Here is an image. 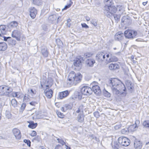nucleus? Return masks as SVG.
Listing matches in <instances>:
<instances>
[{"label": "nucleus", "instance_id": "26", "mask_svg": "<svg viewBox=\"0 0 149 149\" xmlns=\"http://www.w3.org/2000/svg\"><path fill=\"white\" fill-rule=\"evenodd\" d=\"M111 145L113 149H119V145L117 141H112Z\"/></svg>", "mask_w": 149, "mask_h": 149}, {"label": "nucleus", "instance_id": "7", "mask_svg": "<svg viewBox=\"0 0 149 149\" xmlns=\"http://www.w3.org/2000/svg\"><path fill=\"white\" fill-rule=\"evenodd\" d=\"M84 58L81 56L77 57L75 60H74V66L76 67H79L81 65L82 63L84 61Z\"/></svg>", "mask_w": 149, "mask_h": 149}, {"label": "nucleus", "instance_id": "47", "mask_svg": "<svg viewBox=\"0 0 149 149\" xmlns=\"http://www.w3.org/2000/svg\"><path fill=\"white\" fill-rule=\"evenodd\" d=\"M122 126L120 123H118L114 126V128L116 130H118Z\"/></svg>", "mask_w": 149, "mask_h": 149}, {"label": "nucleus", "instance_id": "48", "mask_svg": "<svg viewBox=\"0 0 149 149\" xmlns=\"http://www.w3.org/2000/svg\"><path fill=\"white\" fill-rule=\"evenodd\" d=\"M23 141L24 142L26 143L28 146L30 147L31 146V142L30 140H29L24 139V140Z\"/></svg>", "mask_w": 149, "mask_h": 149}, {"label": "nucleus", "instance_id": "44", "mask_svg": "<svg viewBox=\"0 0 149 149\" xmlns=\"http://www.w3.org/2000/svg\"><path fill=\"white\" fill-rule=\"evenodd\" d=\"M129 131L128 129L126 128L122 130L121 131V132L122 134H127L129 133Z\"/></svg>", "mask_w": 149, "mask_h": 149}, {"label": "nucleus", "instance_id": "8", "mask_svg": "<svg viewBox=\"0 0 149 149\" xmlns=\"http://www.w3.org/2000/svg\"><path fill=\"white\" fill-rule=\"evenodd\" d=\"M130 18L127 16H124L122 18L121 24L123 26L125 24H130Z\"/></svg>", "mask_w": 149, "mask_h": 149}, {"label": "nucleus", "instance_id": "58", "mask_svg": "<svg viewBox=\"0 0 149 149\" xmlns=\"http://www.w3.org/2000/svg\"><path fill=\"white\" fill-rule=\"evenodd\" d=\"M4 40L5 41H8V39H10V38H9V37H4Z\"/></svg>", "mask_w": 149, "mask_h": 149}, {"label": "nucleus", "instance_id": "36", "mask_svg": "<svg viewBox=\"0 0 149 149\" xmlns=\"http://www.w3.org/2000/svg\"><path fill=\"white\" fill-rule=\"evenodd\" d=\"M93 53L91 52H88L85 53L83 55L85 58H90L93 55Z\"/></svg>", "mask_w": 149, "mask_h": 149}, {"label": "nucleus", "instance_id": "15", "mask_svg": "<svg viewBox=\"0 0 149 149\" xmlns=\"http://www.w3.org/2000/svg\"><path fill=\"white\" fill-rule=\"evenodd\" d=\"M134 142V146L135 148L140 149L142 146V143L139 140L135 138Z\"/></svg>", "mask_w": 149, "mask_h": 149}, {"label": "nucleus", "instance_id": "30", "mask_svg": "<svg viewBox=\"0 0 149 149\" xmlns=\"http://www.w3.org/2000/svg\"><path fill=\"white\" fill-rule=\"evenodd\" d=\"M124 35L126 38H130V29H128L126 30L124 33Z\"/></svg>", "mask_w": 149, "mask_h": 149}, {"label": "nucleus", "instance_id": "60", "mask_svg": "<svg viewBox=\"0 0 149 149\" xmlns=\"http://www.w3.org/2000/svg\"><path fill=\"white\" fill-rule=\"evenodd\" d=\"M110 55H109V54H107L106 56V58L105 59V60L107 61V59H109V58H110Z\"/></svg>", "mask_w": 149, "mask_h": 149}, {"label": "nucleus", "instance_id": "39", "mask_svg": "<svg viewBox=\"0 0 149 149\" xmlns=\"http://www.w3.org/2000/svg\"><path fill=\"white\" fill-rule=\"evenodd\" d=\"M103 93L104 95L107 97H109L111 95V94L105 90L103 91Z\"/></svg>", "mask_w": 149, "mask_h": 149}, {"label": "nucleus", "instance_id": "61", "mask_svg": "<svg viewBox=\"0 0 149 149\" xmlns=\"http://www.w3.org/2000/svg\"><path fill=\"white\" fill-rule=\"evenodd\" d=\"M36 103L35 102H30V104L32 106H34L36 104Z\"/></svg>", "mask_w": 149, "mask_h": 149}, {"label": "nucleus", "instance_id": "34", "mask_svg": "<svg viewBox=\"0 0 149 149\" xmlns=\"http://www.w3.org/2000/svg\"><path fill=\"white\" fill-rule=\"evenodd\" d=\"M20 93L19 92H13L12 93V95L13 97H17L18 98H21V96L20 95Z\"/></svg>", "mask_w": 149, "mask_h": 149}, {"label": "nucleus", "instance_id": "29", "mask_svg": "<svg viewBox=\"0 0 149 149\" xmlns=\"http://www.w3.org/2000/svg\"><path fill=\"white\" fill-rule=\"evenodd\" d=\"M138 120H136L135 122V124L134 125H131V132H134L136 130V129L138 128L136 123L139 122Z\"/></svg>", "mask_w": 149, "mask_h": 149}, {"label": "nucleus", "instance_id": "49", "mask_svg": "<svg viewBox=\"0 0 149 149\" xmlns=\"http://www.w3.org/2000/svg\"><path fill=\"white\" fill-rule=\"evenodd\" d=\"M57 140L58 141V143L61 144L63 145H64L65 143L64 141L62 139H60L59 138H57Z\"/></svg>", "mask_w": 149, "mask_h": 149}, {"label": "nucleus", "instance_id": "38", "mask_svg": "<svg viewBox=\"0 0 149 149\" xmlns=\"http://www.w3.org/2000/svg\"><path fill=\"white\" fill-rule=\"evenodd\" d=\"M72 3H73L71 1H69V3H68L67 5L65 6L64 8L62 9V10H66L70 8L71 6Z\"/></svg>", "mask_w": 149, "mask_h": 149}, {"label": "nucleus", "instance_id": "16", "mask_svg": "<svg viewBox=\"0 0 149 149\" xmlns=\"http://www.w3.org/2000/svg\"><path fill=\"white\" fill-rule=\"evenodd\" d=\"M123 34L121 31H119L115 35V39L116 40L120 41L123 38Z\"/></svg>", "mask_w": 149, "mask_h": 149}, {"label": "nucleus", "instance_id": "19", "mask_svg": "<svg viewBox=\"0 0 149 149\" xmlns=\"http://www.w3.org/2000/svg\"><path fill=\"white\" fill-rule=\"evenodd\" d=\"M41 51L42 55L44 57L46 58L48 57L49 52L47 47H42Z\"/></svg>", "mask_w": 149, "mask_h": 149}, {"label": "nucleus", "instance_id": "45", "mask_svg": "<svg viewBox=\"0 0 149 149\" xmlns=\"http://www.w3.org/2000/svg\"><path fill=\"white\" fill-rule=\"evenodd\" d=\"M56 113L59 117L61 118H62L64 117V115L63 113H61L60 111H56Z\"/></svg>", "mask_w": 149, "mask_h": 149}, {"label": "nucleus", "instance_id": "20", "mask_svg": "<svg viewBox=\"0 0 149 149\" xmlns=\"http://www.w3.org/2000/svg\"><path fill=\"white\" fill-rule=\"evenodd\" d=\"M60 17L59 16L58 17L57 15L56 14H53L49 16L48 19L49 20H50L52 22H53L54 21H56L57 19V22L58 23L59 21V19Z\"/></svg>", "mask_w": 149, "mask_h": 149}, {"label": "nucleus", "instance_id": "40", "mask_svg": "<svg viewBox=\"0 0 149 149\" xmlns=\"http://www.w3.org/2000/svg\"><path fill=\"white\" fill-rule=\"evenodd\" d=\"M8 42L9 44L12 45H15L16 43V41L15 40L12 39L11 38L8 39Z\"/></svg>", "mask_w": 149, "mask_h": 149}, {"label": "nucleus", "instance_id": "50", "mask_svg": "<svg viewBox=\"0 0 149 149\" xmlns=\"http://www.w3.org/2000/svg\"><path fill=\"white\" fill-rule=\"evenodd\" d=\"M93 114L94 116L96 118H98L100 116L99 113L98 111H96Z\"/></svg>", "mask_w": 149, "mask_h": 149}, {"label": "nucleus", "instance_id": "41", "mask_svg": "<svg viewBox=\"0 0 149 149\" xmlns=\"http://www.w3.org/2000/svg\"><path fill=\"white\" fill-rule=\"evenodd\" d=\"M75 94L77 95V98L79 100H81L82 98V94L81 93H80L78 91L75 92Z\"/></svg>", "mask_w": 149, "mask_h": 149}, {"label": "nucleus", "instance_id": "63", "mask_svg": "<svg viewBox=\"0 0 149 149\" xmlns=\"http://www.w3.org/2000/svg\"><path fill=\"white\" fill-rule=\"evenodd\" d=\"M81 111H82L80 109H79V108H78V109L76 111V112L77 113H78L81 112Z\"/></svg>", "mask_w": 149, "mask_h": 149}, {"label": "nucleus", "instance_id": "1", "mask_svg": "<svg viewBox=\"0 0 149 149\" xmlns=\"http://www.w3.org/2000/svg\"><path fill=\"white\" fill-rule=\"evenodd\" d=\"M109 86L111 88L113 94L120 97L126 95V88L124 84L117 78L111 79L109 81Z\"/></svg>", "mask_w": 149, "mask_h": 149}, {"label": "nucleus", "instance_id": "55", "mask_svg": "<svg viewBox=\"0 0 149 149\" xmlns=\"http://www.w3.org/2000/svg\"><path fill=\"white\" fill-rule=\"evenodd\" d=\"M28 96V95L25 94L24 97V100H27L29 99Z\"/></svg>", "mask_w": 149, "mask_h": 149}, {"label": "nucleus", "instance_id": "28", "mask_svg": "<svg viewBox=\"0 0 149 149\" xmlns=\"http://www.w3.org/2000/svg\"><path fill=\"white\" fill-rule=\"evenodd\" d=\"M29 123V124L28 125V127L32 129L35 128L37 126V123H34L33 121H30Z\"/></svg>", "mask_w": 149, "mask_h": 149}, {"label": "nucleus", "instance_id": "56", "mask_svg": "<svg viewBox=\"0 0 149 149\" xmlns=\"http://www.w3.org/2000/svg\"><path fill=\"white\" fill-rule=\"evenodd\" d=\"M74 97H71V99H72V100H74L75 98H77V95L75 94V92L74 93Z\"/></svg>", "mask_w": 149, "mask_h": 149}, {"label": "nucleus", "instance_id": "31", "mask_svg": "<svg viewBox=\"0 0 149 149\" xmlns=\"http://www.w3.org/2000/svg\"><path fill=\"white\" fill-rule=\"evenodd\" d=\"M56 43L59 48H61L63 46V44L62 41L59 39H57L56 40Z\"/></svg>", "mask_w": 149, "mask_h": 149}, {"label": "nucleus", "instance_id": "53", "mask_svg": "<svg viewBox=\"0 0 149 149\" xmlns=\"http://www.w3.org/2000/svg\"><path fill=\"white\" fill-rule=\"evenodd\" d=\"M37 133L36 131H33L30 134V135L32 136H35L36 135Z\"/></svg>", "mask_w": 149, "mask_h": 149}, {"label": "nucleus", "instance_id": "13", "mask_svg": "<svg viewBox=\"0 0 149 149\" xmlns=\"http://www.w3.org/2000/svg\"><path fill=\"white\" fill-rule=\"evenodd\" d=\"M86 64L87 66L89 67H93L94 63H95V61L94 58H89L87 59L85 61Z\"/></svg>", "mask_w": 149, "mask_h": 149}, {"label": "nucleus", "instance_id": "23", "mask_svg": "<svg viewBox=\"0 0 149 149\" xmlns=\"http://www.w3.org/2000/svg\"><path fill=\"white\" fill-rule=\"evenodd\" d=\"M84 115L83 113H80L77 116L78 121L80 123L83 122L84 120Z\"/></svg>", "mask_w": 149, "mask_h": 149}, {"label": "nucleus", "instance_id": "12", "mask_svg": "<svg viewBox=\"0 0 149 149\" xmlns=\"http://www.w3.org/2000/svg\"><path fill=\"white\" fill-rule=\"evenodd\" d=\"M13 134L17 139H19L21 137L20 131L17 128H14L13 130Z\"/></svg>", "mask_w": 149, "mask_h": 149}, {"label": "nucleus", "instance_id": "42", "mask_svg": "<svg viewBox=\"0 0 149 149\" xmlns=\"http://www.w3.org/2000/svg\"><path fill=\"white\" fill-rule=\"evenodd\" d=\"M143 125L146 128H149V120L144 121L143 124Z\"/></svg>", "mask_w": 149, "mask_h": 149}, {"label": "nucleus", "instance_id": "21", "mask_svg": "<svg viewBox=\"0 0 149 149\" xmlns=\"http://www.w3.org/2000/svg\"><path fill=\"white\" fill-rule=\"evenodd\" d=\"M44 92L46 96L48 98H51L53 95V91L51 89L48 90H45L44 91Z\"/></svg>", "mask_w": 149, "mask_h": 149}, {"label": "nucleus", "instance_id": "62", "mask_svg": "<svg viewBox=\"0 0 149 149\" xmlns=\"http://www.w3.org/2000/svg\"><path fill=\"white\" fill-rule=\"evenodd\" d=\"M131 17H133V18L135 19H136L137 18V15H134L133 16L132 15H131Z\"/></svg>", "mask_w": 149, "mask_h": 149}, {"label": "nucleus", "instance_id": "18", "mask_svg": "<svg viewBox=\"0 0 149 149\" xmlns=\"http://www.w3.org/2000/svg\"><path fill=\"white\" fill-rule=\"evenodd\" d=\"M92 90L97 95H99L101 93V91L99 86L97 85H95L92 86Z\"/></svg>", "mask_w": 149, "mask_h": 149}, {"label": "nucleus", "instance_id": "59", "mask_svg": "<svg viewBox=\"0 0 149 149\" xmlns=\"http://www.w3.org/2000/svg\"><path fill=\"white\" fill-rule=\"evenodd\" d=\"M83 105L82 104H81V105H80L79 107V109H80L82 111V112H83Z\"/></svg>", "mask_w": 149, "mask_h": 149}, {"label": "nucleus", "instance_id": "64", "mask_svg": "<svg viewBox=\"0 0 149 149\" xmlns=\"http://www.w3.org/2000/svg\"><path fill=\"white\" fill-rule=\"evenodd\" d=\"M60 146V145H59V144L57 145L55 147V149H58L59 147Z\"/></svg>", "mask_w": 149, "mask_h": 149}, {"label": "nucleus", "instance_id": "4", "mask_svg": "<svg viewBox=\"0 0 149 149\" xmlns=\"http://www.w3.org/2000/svg\"><path fill=\"white\" fill-rule=\"evenodd\" d=\"M118 143L123 146L127 147L129 145L130 140L127 138L125 137H120L118 139Z\"/></svg>", "mask_w": 149, "mask_h": 149}, {"label": "nucleus", "instance_id": "17", "mask_svg": "<svg viewBox=\"0 0 149 149\" xmlns=\"http://www.w3.org/2000/svg\"><path fill=\"white\" fill-rule=\"evenodd\" d=\"M73 107V104H65L63 107L61 108V110L63 112H65L67 110L71 109Z\"/></svg>", "mask_w": 149, "mask_h": 149}, {"label": "nucleus", "instance_id": "5", "mask_svg": "<svg viewBox=\"0 0 149 149\" xmlns=\"http://www.w3.org/2000/svg\"><path fill=\"white\" fill-rule=\"evenodd\" d=\"M81 92L84 95H89L92 94L93 90L92 88L89 87L84 86L81 89Z\"/></svg>", "mask_w": 149, "mask_h": 149}, {"label": "nucleus", "instance_id": "32", "mask_svg": "<svg viewBox=\"0 0 149 149\" xmlns=\"http://www.w3.org/2000/svg\"><path fill=\"white\" fill-rule=\"evenodd\" d=\"M18 25L17 22L15 21H13L10 22L8 25L9 27L12 28L16 27Z\"/></svg>", "mask_w": 149, "mask_h": 149}, {"label": "nucleus", "instance_id": "3", "mask_svg": "<svg viewBox=\"0 0 149 149\" xmlns=\"http://www.w3.org/2000/svg\"><path fill=\"white\" fill-rule=\"evenodd\" d=\"M82 76L80 73L75 74L74 71L70 72L69 74L68 79L71 83L76 85L80 82L81 80Z\"/></svg>", "mask_w": 149, "mask_h": 149}, {"label": "nucleus", "instance_id": "57", "mask_svg": "<svg viewBox=\"0 0 149 149\" xmlns=\"http://www.w3.org/2000/svg\"><path fill=\"white\" fill-rule=\"evenodd\" d=\"M128 83V81H127V82H126V85L127 86L128 89H130V82H129V84H127V83Z\"/></svg>", "mask_w": 149, "mask_h": 149}, {"label": "nucleus", "instance_id": "33", "mask_svg": "<svg viewBox=\"0 0 149 149\" xmlns=\"http://www.w3.org/2000/svg\"><path fill=\"white\" fill-rule=\"evenodd\" d=\"M11 104L13 106L14 108L16 107L17 106V102L15 99H13L11 101Z\"/></svg>", "mask_w": 149, "mask_h": 149}, {"label": "nucleus", "instance_id": "46", "mask_svg": "<svg viewBox=\"0 0 149 149\" xmlns=\"http://www.w3.org/2000/svg\"><path fill=\"white\" fill-rule=\"evenodd\" d=\"M97 20L95 19H93L91 20V22L92 24L94 25L95 26H96L97 25Z\"/></svg>", "mask_w": 149, "mask_h": 149}, {"label": "nucleus", "instance_id": "37", "mask_svg": "<svg viewBox=\"0 0 149 149\" xmlns=\"http://www.w3.org/2000/svg\"><path fill=\"white\" fill-rule=\"evenodd\" d=\"M32 3L37 6H39L42 5V1H33Z\"/></svg>", "mask_w": 149, "mask_h": 149}, {"label": "nucleus", "instance_id": "2", "mask_svg": "<svg viewBox=\"0 0 149 149\" xmlns=\"http://www.w3.org/2000/svg\"><path fill=\"white\" fill-rule=\"evenodd\" d=\"M105 6L104 7V13L108 18H111L113 16L115 19L117 21L120 18V16L115 13L117 9L114 6L113 1H106L104 2Z\"/></svg>", "mask_w": 149, "mask_h": 149}, {"label": "nucleus", "instance_id": "51", "mask_svg": "<svg viewBox=\"0 0 149 149\" xmlns=\"http://www.w3.org/2000/svg\"><path fill=\"white\" fill-rule=\"evenodd\" d=\"M47 83H48V84L49 81H47ZM52 83H51L48 84H45L44 86H46V89H47L49 88L50 87H51L52 86Z\"/></svg>", "mask_w": 149, "mask_h": 149}, {"label": "nucleus", "instance_id": "11", "mask_svg": "<svg viewBox=\"0 0 149 149\" xmlns=\"http://www.w3.org/2000/svg\"><path fill=\"white\" fill-rule=\"evenodd\" d=\"M12 36L15 38L18 41L20 40L21 33L17 30L14 31L12 33Z\"/></svg>", "mask_w": 149, "mask_h": 149}, {"label": "nucleus", "instance_id": "10", "mask_svg": "<svg viewBox=\"0 0 149 149\" xmlns=\"http://www.w3.org/2000/svg\"><path fill=\"white\" fill-rule=\"evenodd\" d=\"M70 93V91L68 90H66L58 93V98L62 99L68 96Z\"/></svg>", "mask_w": 149, "mask_h": 149}, {"label": "nucleus", "instance_id": "52", "mask_svg": "<svg viewBox=\"0 0 149 149\" xmlns=\"http://www.w3.org/2000/svg\"><path fill=\"white\" fill-rule=\"evenodd\" d=\"M81 25L83 28L86 29L88 28L89 27L85 23H82L81 24Z\"/></svg>", "mask_w": 149, "mask_h": 149}, {"label": "nucleus", "instance_id": "24", "mask_svg": "<svg viewBox=\"0 0 149 149\" xmlns=\"http://www.w3.org/2000/svg\"><path fill=\"white\" fill-rule=\"evenodd\" d=\"M107 62H111L114 61H116L118 60V58L116 56H112L111 55L110 56V58L109 59H107Z\"/></svg>", "mask_w": 149, "mask_h": 149}, {"label": "nucleus", "instance_id": "43", "mask_svg": "<svg viewBox=\"0 0 149 149\" xmlns=\"http://www.w3.org/2000/svg\"><path fill=\"white\" fill-rule=\"evenodd\" d=\"M26 106V104L25 103H23L22 104L21 106L19 109L20 111L22 112L25 109Z\"/></svg>", "mask_w": 149, "mask_h": 149}, {"label": "nucleus", "instance_id": "22", "mask_svg": "<svg viewBox=\"0 0 149 149\" xmlns=\"http://www.w3.org/2000/svg\"><path fill=\"white\" fill-rule=\"evenodd\" d=\"M7 45L4 42H0V51H5L7 49Z\"/></svg>", "mask_w": 149, "mask_h": 149}, {"label": "nucleus", "instance_id": "54", "mask_svg": "<svg viewBox=\"0 0 149 149\" xmlns=\"http://www.w3.org/2000/svg\"><path fill=\"white\" fill-rule=\"evenodd\" d=\"M133 59H134V57L133 56V57H132L131 56V63H132V62H133V63L134 64L136 63L137 61L134 60Z\"/></svg>", "mask_w": 149, "mask_h": 149}, {"label": "nucleus", "instance_id": "9", "mask_svg": "<svg viewBox=\"0 0 149 149\" xmlns=\"http://www.w3.org/2000/svg\"><path fill=\"white\" fill-rule=\"evenodd\" d=\"M1 88V91L4 93H6V94L8 95L10 93L13 91L12 88L6 86H4L1 87L0 86V88Z\"/></svg>", "mask_w": 149, "mask_h": 149}, {"label": "nucleus", "instance_id": "35", "mask_svg": "<svg viewBox=\"0 0 149 149\" xmlns=\"http://www.w3.org/2000/svg\"><path fill=\"white\" fill-rule=\"evenodd\" d=\"M137 34V32L136 31L131 30V39H133L135 37Z\"/></svg>", "mask_w": 149, "mask_h": 149}, {"label": "nucleus", "instance_id": "6", "mask_svg": "<svg viewBox=\"0 0 149 149\" xmlns=\"http://www.w3.org/2000/svg\"><path fill=\"white\" fill-rule=\"evenodd\" d=\"M96 60L99 63H102L105 60V55L102 52H99L96 55Z\"/></svg>", "mask_w": 149, "mask_h": 149}, {"label": "nucleus", "instance_id": "14", "mask_svg": "<svg viewBox=\"0 0 149 149\" xmlns=\"http://www.w3.org/2000/svg\"><path fill=\"white\" fill-rule=\"evenodd\" d=\"M30 15L32 19H34L37 14V10L34 7L29 8Z\"/></svg>", "mask_w": 149, "mask_h": 149}, {"label": "nucleus", "instance_id": "27", "mask_svg": "<svg viewBox=\"0 0 149 149\" xmlns=\"http://www.w3.org/2000/svg\"><path fill=\"white\" fill-rule=\"evenodd\" d=\"M6 26L3 25H1L0 26V30L2 34L5 35L6 33Z\"/></svg>", "mask_w": 149, "mask_h": 149}, {"label": "nucleus", "instance_id": "25", "mask_svg": "<svg viewBox=\"0 0 149 149\" xmlns=\"http://www.w3.org/2000/svg\"><path fill=\"white\" fill-rule=\"evenodd\" d=\"M119 67V65L117 63H111L109 65V68L111 70H115L118 68Z\"/></svg>", "mask_w": 149, "mask_h": 149}]
</instances>
